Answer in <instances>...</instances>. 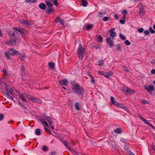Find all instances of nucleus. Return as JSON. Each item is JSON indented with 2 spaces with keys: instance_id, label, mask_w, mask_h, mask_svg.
I'll use <instances>...</instances> for the list:
<instances>
[{
  "instance_id": "nucleus-1",
  "label": "nucleus",
  "mask_w": 155,
  "mask_h": 155,
  "mask_svg": "<svg viewBox=\"0 0 155 155\" xmlns=\"http://www.w3.org/2000/svg\"><path fill=\"white\" fill-rule=\"evenodd\" d=\"M72 91L73 93L79 96H83L84 94V89L78 83L73 85Z\"/></svg>"
},
{
  "instance_id": "nucleus-2",
  "label": "nucleus",
  "mask_w": 155,
  "mask_h": 155,
  "mask_svg": "<svg viewBox=\"0 0 155 155\" xmlns=\"http://www.w3.org/2000/svg\"><path fill=\"white\" fill-rule=\"evenodd\" d=\"M89 51L83 46L80 45L78 49V53L79 58L82 60L84 57L89 52Z\"/></svg>"
},
{
  "instance_id": "nucleus-3",
  "label": "nucleus",
  "mask_w": 155,
  "mask_h": 155,
  "mask_svg": "<svg viewBox=\"0 0 155 155\" xmlns=\"http://www.w3.org/2000/svg\"><path fill=\"white\" fill-rule=\"evenodd\" d=\"M15 31L13 30H11L8 32V34L10 39L6 42L7 44H11L15 45L16 44L17 38L15 36Z\"/></svg>"
},
{
  "instance_id": "nucleus-4",
  "label": "nucleus",
  "mask_w": 155,
  "mask_h": 155,
  "mask_svg": "<svg viewBox=\"0 0 155 155\" xmlns=\"http://www.w3.org/2000/svg\"><path fill=\"white\" fill-rule=\"evenodd\" d=\"M122 91L126 94H132L135 92L134 90L129 89L128 87H124Z\"/></svg>"
},
{
  "instance_id": "nucleus-5",
  "label": "nucleus",
  "mask_w": 155,
  "mask_h": 155,
  "mask_svg": "<svg viewBox=\"0 0 155 155\" xmlns=\"http://www.w3.org/2000/svg\"><path fill=\"white\" fill-rule=\"evenodd\" d=\"M145 89L147 91L151 94H152V92L154 91L155 89V87L153 85L145 86Z\"/></svg>"
},
{
  "instance_id": "nucleus-6",
  "label": "nucleus",
  "mask_w": 155,
  "mask_h": 155,
  "mask_svg": "<svg viewBox=\"0 0 155 155\" xmlns=\"http://www.w3.org/2000/svg\"><path fill=\"white\" fill-rule=\"evenodd\" d=\"M68 81L66 79H64L62 80H59L58 82L61 85H64L67 86L68 83Z\"/></svg>"
},
{
  "instance_id": "nucleus-7",
  "label": "nucleus",
  "mask_w": 155,
  "mask_h": 155,
  "mask_svg": "<svg viewBox=\"0 0 155 155\" xmlns=\"http://www.w3.org/2000/svg\"><path fill=\"white\" fill-rule=\"evenodd\" d=\"M19 21L20 23L26 25H30L31 23L28 20L21 19Z\"/></svg>"
},
{
  "instance_id": "nucleus-8",
  "label": "nucleus",
  "mask_w": 155,
  "mask_h": 155,
  "mask_svg": "<svg viewBox=\"0 0 155 155\" xmlns=\"http://www.w3.org/2000/svg\"><path fill=\"white\" fill-rule=\"evenodd\" d=\"M5 84L6 85V87H5V89L7 91V93H8V94H9L12 95H13L15 94L13 92L12 89L11 88L8 87L7 85V84L6 83Z\"/></svg>"
},
{
  "instance_id": "nucleus-9",
  "label": "nucleus",
  "mask_w": 155,
  "mask_h": 155,
  "mask_svg": "<svg viewBox=\"0 0 155 155\" xmlns=\"http://www.w3.org/2000/svg\"><path fill=\"white\" fill-rule=\"evenodd\" d=\"M114 28H113L110 30H109V31L110 32V36L112 37V39H114V37L117 34L115 31H114Z\"/></svg>"
},
{
  "instance_id": "nucleus-10",
  "label": "nucleus",
  "mask_w": 155,
  "mask_h": 155,
  "mask_svg": "<svg viewBox=\"0 0 155 155\" xmlns=\"http://www.w3.org/2000/svg\"><path fill=\"white\" fill-rule=\"evenodd\" d=\"M106 42L109 45L110 47H111L113 46L114 44L113 43V41L111 40V38L110 37L107 38Z\"/></svg>"
},
{
  "instance_id": "nucleus-11",
  "label": "nucleus",
  "mask_w": 155,
  "mask_h": 155,
  "mask_svg": "<svg viewBox=\"0 0 155 155\" xmlns=\"http://www.w3.org/2000/svg\"><path fill=\"white\" fill-rule=\"evenodd\" d=\"M31 101L35 103H40L41 101L39 98H36L32 96L31 97Z\"/></svg>"
},
{
  "instance_id": "nucleus-12",
  "label": "nucleus",
  "mask_w": 155,
  "mask_h": 155,
  "mask_svg": "<svg viewBox=\"0 0 155 155\" xmlns=\"http://www.w3.org/2000/svg\"><path fill=\"white\" fill-rule=\"evenodd\" d=\"M55 22L58 23L59 22L61 24L63 25L64 24V22L63 20H62L60 17H58L55 20Z\"/></svg>"
},
{
  "instance_id": "nucleus-13",
  "label": "nucleus",
  "mask_w": 155,
  "mask_h": 155,
  "mask_svg": "<svg viewBox=\"0 0 155 155\" xmlns=\"http://www.w3.org/2000/svg\"><path fill=\"white\" fill-rule=\"evenodd\" d=\"M38 6L39 8L42 10H44L46 9V5L43 3H40Z\"/></svg>"
},
{
  "instance_id": "nucleus-14",
  "label": "nucleus",
  "mask_w": 155,
  "mask_h": 155,
  "mask_svg": "<svg viewBox=\"0 0 155 155\" xmlns=\"http://www.w3.org/2000/svg\"><path fill=\"white\" fill-rule=\"evenodd\" d=\"M61 141L63 143L66 148H67L69 150L71 151V149L68 145L66 141L64 140H61Z\"/></svg>"
},
{
  "instance_id": "nucleus-15",
  "label": "nucleus",
  "mask_w": 155,
  "mask_h": 155,
  "mask_svg": "<svg viewBox=\"0 0 155 155\" xmlns=\"http://www.w3.org/2000/svg\"><path fill=\"white\" fill-rule=\"evenodd\" d=\"M19 98L23 102H27L26 99L24 96V94H19Z\"/></svg>"
},
{
  "instance_id": "nucleus-16",
  "label": "nucleus",
  "mask_w": 155,
  "mask_h": 155,
  "mask_svg": "<svg viewBox=\"0 0 155 155\" xmlns=\"http://www.w3.org/2000/svg\"><path fill=\"white\" fill-rule=\"evenodd\" d=\"M39 120L41 122V123L46 126L48 127L49 125L48 124V123L44 119L40 118L39 119Z\"/></svg>"
},
{
  "instance_id": "nucleus-17",
  "label": "nucleus",
  "mask_w": 155,
  "mask_h": 155,
  "mask_svg": "<svg viewBox=\"0 0 155 155\" xmlns=\"http://www.w3.org/2000/svg\"><path fill=\"white\" fill-rule=\"evenodd\" d=\"M4 54H5V57H6L8 60L10 59V57L9 56L10 55H13L12 54H10L8 51L5 52Z\"/></svg>"
},
{
  "instance_id": "nucleus-18",
  "label": "nucleus",
  "mask_w": 155,
  "mask_h": 155,
  "mask_svg": "<svg viewBox=\"0 0 155 155\" xmlns=\"http://www.w3.org/2000/svg\"><path fill=\"white\" fill-rule=\"evenodd\" d=\"M54 10L52 8H47L46 10V12L48 14H50L54 12Z\"/></svg>"
},
{
  "instance_id": "nucleus-19",
  "label": "nucleus",
  "mask_w": 155,
  "mask_h": 155,
  "mask_svg": "<svg viewBox=\"0 0 155 155\" xmlns=\"http://www.w3.org/2000/svg\"><path fill=\"white\" fill-rule=\"evenodd\" d=\"M9 50L11 51L13 53L12 54H16V55H19L20 54V53L19 52L15 50V49H10Z\"/></svg>"
},
{
  "instance_id": "nucleus-20",
  "label": "nucleus",
  "mask_w": 155,
  "mask_h": 155,
  "mask_svg": "<svg viewBox=\"0 0 155 155\" xmlns=\"http://www.w3.org/2000/svg\"><path fill=\"white\" fill-rule=\"evenodd\" d=\"M124 149L126 150V151L130 154V155H135L127 147H124Z\"/></svg>"
},
{
  "instance_id": "nucleus-21",
  "label": "nucleus",
  "mask_w": 155,
  "mask_h": 155,
  "mask_svg": "<svg viewBox=\"0 0 155 155\" xmlns=\"http://www.w3.org/2000/svg\"><path fill=\"white\" fill-rule=\"evenodd\" d=\"M112 74V72L111 71H109L105 74V75H103V76L107 78H109Z\"/></svg>"
},
{
  "instance_id": "nucleus-22",
  "label": "nucleus",
  "mask_w": 155,
  "mask_h": 155,
  "mask_svg": "<svg viewBox=\"0 0 155 155\" xmlns=\"http://www.w3.org/2000/svg\"><path fill=\"white\" fill-rule=\"evenodd\" d=\"M97 41L100 43H102L103 42V37L101 35L97 36Z\"/></svg>"
},
{
  "instance_id": "nucleus-23",
  "label": "nucleus",
  "mask_w": 155,
  "mask_h": 155,
  "mask_svg": "<svg viewBox=\"0 0 155 155\" xmlns=\"http://www.w3.org/2000/svg\"><path fill=\"white\" fill-rule=\"evenodd\" d=\"M114 131L117 134H121L122 133V130L120 128H117L114 129Z\"/></svg>"
},
{
  "instance_id": "nucleus-24",
  "label": "nucleus",
  "mask_w": 155,
  "mask_h": 155,
  "mask_svg": "<svg viewBox=\"0 0 155 155\" xmlns=\"http://www.w3.org/2000/svg\"><path fill=\"white\" fill-rule=\"evenodd\" d=\"M20 55L19 56V58L22 61H23L25 59V55L23 54H20Z\"/></svg>"
},
{
  "instance_id": "nucleus-25",
  "label": "nucleus",
  "mask_w": 155,
  "mask_h": 155,
  "mask_svg": "<svg viewBox=\"0 0 155 155\" xmlns=\"http://www.w3.org/2000/svg\"><path fill=\"white\" fill-rule=\"evenodd\" d=\"M81 1L82 2V6L86 7L88 3L87 1L85 0H81Z\"/></svg>"
},
{
  "instance_id": "nucleus-26",
  "label": "nucleus",
  "mask_w": 155,
  "mask_h": 155,
  "mask_svg": "<svg viewBox=\"0 0 155 155\" xmlns=\"http://www.w3.org/2000/svg\"><path fill=\"white\" fill-rule=\"evenodd\" d=\"M139 117V118L142 120H143L145 124H147L148 123L147 121L141 115H138Z\"/></svg>"
},
{
  "instance_id": "nucleus-27",
  "label": "nucleus",
  "mask_w": 155,
  "mask_h": 155,
  "mask_svg": "<svg viewBox=\"0 0 155 155\" xmlns=\"http://www.w3.org/2000/svg\"><path fill=\"white\" fill-rule=\"evenodd\" d=\"M49 67L51 69H53L54 68V63L52 62L48 63Z\"/></svg>"
},
{
  "instance_id": "nucleus-28",
  "label": "nucleus",
  "mask_w": 155,
  "mask_h": 155,
  "mask_svg": "<svg viewBox=\"0 0 155 155\" xmlns=\"http://www.w3.org/2000/svg\"><path fill=\"white\" fill-rule=\"evenodd\" d=\"M79 104L78 102H76L75 104V109L78 110H80V108L79 107Z\"/></svg>"
},
{
  "instance_id": "nucleus-29",
  "label": "nucleus",
  "mask_w": 155,
  "mask_h": 155,
  "mask_svg": "<svg viewBox=\"0 0 155 155\" xmlns=\"http://www.w3.org/2000/svg\"><path fill=\"white\" fill-rule=\"evenodd\" d=\"M144 13V9L143 7H141L140 9V10L139 12V13L140 14L143 15Z\"/></svg>"
},
{
  "instance_id": "nucleus-30",
  "label": "nucleus",
  "mask_w": 155,
  "mask_h": 155,
  "mask_svg": "<svg viewBox=\"0 0 155 155\" xmlns=\"http://www.w3.org/2000/svg\"><path fill=\"white\" fill-rule=\"evenodd\" d=\"M18 31L19 32L20 34H21L22 36L23 37V34L25 31V30L24 29L22 28L19 29V30H18Z\"/></svg>"
},
{
  "instance_id": "nucleus-31",
  "label": "nucleus",
  "mask_w": 155,
  "mask_h": 155,
  "mask_svg": "<svg viewBox=\"0 0 155 155\" xmlns=\"http://www.w3.org/2000/svg\"><path fill=\"white\" fill-rule=\"evenodd\" d=\"M71 151L72 152L74 155H82L81 153L77 152L73 150H71Z\"/></svg>"
},
{
  "instance_id": "nucleus-32",
  "label": "nucleus",
  "mask_w": 155,
  "mask_h": 155,
  "mask_svg": "<svg viewBox=\"0 0 155 155\" xmlns=\"http://www.w3.org/2000/svg\"><path fill=\"white\" fill-rule=\"evenodd\" d=\"M35 134L37 135H41L40 130L39 129H37L35 130Z\"/></svg>"
},
{
  "instance_id": "nucleus-33",
  "label": "nucleus",
  "mask_w": 155,
  "mask_h": 155,
  "mask_svg": "<svg viewBox=\"0 0 155 155\" xmlns=\"http://www.w3.org/2000/svg\"><path fill=\"white\" fill-rule=\"evenodd\" d=\"M50 2L46 1V3L48 7H51L52 5V4Z\"/></svg>"
},
{
  "instance_id": "nucleus-34",
  "label": "nucleus",
  "mask_w": 155,
  "mask_h": 155,
  "mask_svg": "<svg viewBox=\"0 0 155 155\" xmlns=\"http://www.w3.org/2000/svg\"><path fill=\"white\" fill-rule=\"evenodd\" d=\"M93 27V25H89L86 27V29L87 30H90Z\"/></svg>"
},
{
  "instance_id": "nucleus-35",
  "label": "nucleus",
  "mask_w": 155,
  "mask_h": 155,
  "mask_svg": "<svg viewBox=\"0 0 155 155\" xmlns=\"http://www.w3.org/2000/svg\"><path fill=\"white\" fill-rule=\"evenodd\" d=\"M5 94L6 96H7V97L9 99H10L11 100H13V98L11 96H10L8 93H5Z\"/></svg>"
},
{
  "instance_id": "nucleus-36",
  "label": "nucleus",
  "mask_w": 155,
  "mask_h": 155,
  "mask_svg": "<svg viewBox=\"0 0 155 155\" xmlns=\"http://www.w3.org/2000/svg\"><path fill=\"white\" fill-rule=\"evenodd\" d=\"M104 62V61H103V60H101L99 61L98 62V65L100 66H102Z\"/></svg>"
},
{
  "instance_id": "nucleus-37",
  "label": "nucleus",
  "mask_w": 155,
  "mask_h": 155,
  "mask_svg": "<svg viewBox=\"0 0 155 155\" xmlns=\"http://www.w3.org/2000/svg\"><path fill=\"white\" fill-rule=\"evenodd\" d=\"M120 38L123 40H125L126 39L125 37L121 34H120Z\"/></svg>"
},
{
  "instance_id": "nucleus-38",
  "label": "nucleus",
  "mask_w": 155,
  "mask_h": 155,
  "mask_svg": "<svg viewBox=\"0 0 155 155\" xmlns=\"http://www.w3.org/2000/svg\"><path fill=\"white\" fill-rule=\"evenodd\" d=\"M149 30L150 32L152 34H154L155 33V31L151 27L149 28Z\"/></svg>"
},
{
  "instance_id": "nucleus-39",
  "label": "nucleus",
  "mask_w": 155,
  "mask_h": 155,
  "mask_svg": "<svg viewBox=\"0 0 155 155\" xmlns=\"http://www.w3.org/2000/svg\"><path fill=\"white\" fill-rule=\"evenodd\" d=\"M42 148L44 150V151H47L48 150V148L46 146H44L42 147Z\"/></svg>"
},
{
  "instance_id": "nucleus-40",
  "label": "nucleus",
  "mask_w": 155,
  "mask_h": 155,
  "mask_svg": "<svg viewBox=\"0 0 155 155\" xmlns=\"http://www.w3.org/2000/svg\"><path fill=\"white\" fill-rule=\"evenodd\" d=\"M102 20L104 21H106L109 20V18L107 16L104 17L102 18Z\"/></svg>"
},
{
  "instance_id": "nucleus-41",
  "label": "nucleus",
  "mask_w": 155,
  "mask_h": 155,
  "mask_svg": "<svg viewBox=\"0 0 155 155\" xmlns=\"http://www.w3.org/2000/svg\"><path fill=\"white\" fill-rule=\"evenodd\" d=\"M53 3L54 5L56 6H57L58 5V3L57 0H54L53 1Z\"/></svg>"
},
{
  "instance_id": "nucleus-42",
  "label": "nucleus",
  "mask_w": 155,
  "mask_h": 155,
  "mask_svg": "<svg viewBox=\"0 0 155 155\" xmlns=\"http://www.w3.org/2000/svg\"><path fill=\"white\" fill-rule=\"evenodd\" d=\"M124 43L125 44L127 45H129L131 44V43L128 40H126Z\"/></svg>"
},
{
  "instance_id": "nucleus-43",
  "label": "nucleus",
  "mask_w": 155,
  "mask_h": 155,
  "mask_svg": "<svg viewBox=\"0 0 155 155\" xmlns=\"http://www.w3.org/2000/svg\"><path fill=\"white\" fill-rule=\"evenodd\" d=\"M143 33L146 35H147L149 34L150 32L148 30H145L144 31Z\"/></svg>"
},
{
  "instance_id": "nucleus-44",
  "label": "nucleus",
  "mask_w": 155,
  "mask_h": 155,
  "mask_svg": "<svg viewBox=\"0 0 155 155\" xmlns=\"http://www.w3.org/2000/svg\"><path fill=\"white\" fill-rule=\"evenodd\" d=\"M121 13L124 15H126L127 14V11L126 10H124L122 11Z\"/></svg>"
},
{
  "instance_id": "nucleus-45",
  "label": "nucleus",
  "mask_w": 155,
  "mask_h": 155,
  "mask_svg": "<svg viewBox=\"0 0 155 155\" xmlns=\"http://www.w3.org/2000/svg\"><path fill=\"white\" fill-rule=\"evenodd\" d=\"M117 49L118 51H122V49H121V47L120 46H119L118 45H117Z\"/></svg>"
},
{
  "instance_id": "nucleus-46",
  "label": "nucleus",
  "mask_w": 155,
  "mask_h": 155,
  "mask_svg": "<svg viewBox=\"0 0 155 155\" xmlns=\"http://www.w3.org/2000/svg\"><path fill=\"white\" fill-rule=\"evenodd\" d=\"M142 102L143 104H149V102L147 100H142Z\"/></svg>"
},
{
  "instance_id": "nucleus-47",
  "label": "nucleus",
  "mask_w": 155,
  "mask_h": 155,
  "mask_svg": "<svg viewBox=\"0 0 155 155\" xmlns=\"http://www.w3.org/2000/svg\"><path fill=\"white\" fill-rule=\"evenodd\" d=\"M144 30L143 28H138V31L140 33H142Z\"/></svg>"
},
{
  "instance_id": "nucleus-48",
  "label": "nucleus",
  "mask_w": 155,
  "mask_h": 155,
  "mask_svg": "<svg viewBox=\"0 0 155 155\" xmlns=\"http://www.w3.org/2000/svg\"><path fill=\"white\" fill-rule=\"evenodd\" d=\"M4 117V115L2 114H0V121H2Z\"/></svg>"
},
{
  "instance_id": "nucleus-49",
  "label": "nucleus",
  "mask_w": 155,
  "mask_h": 155,
  "mask_svg": "<svg viewBox=\"0 0 155 155\" xmlns=\"http://www.w3.org/2000/svg\"><path fill=\"white\" fill-rule=\"evenodd\" d=\"M94 48L96 49H101V47L100 46L98 45H96L94 46Z\"/></svg>"
},
{
  "instance_id": "nucleus-50",
  "label": "nucleus",
  "mask_w": 155,
  "mask_h": 155,
  "mask_svg": "<svg viewBox=\"0 0 155 155\" xmlns=\"http://www.w3.org/2000/svg\"><path fill=\"white\" fill-rule=\"evenodd\" d=\"M112 104L117 106L119 105V103L115 101L112 103Z\"/></svg>"
},
{
  "instance_id": "nucleus-51",
  "label": "nucleus",
  "mask_w": 155,
  "mask_h": 155,
  "mask_svg": "<svg viewBox=\"0 0 155 155\" xmlns=\"http://www.w3.org/2000/svg\"><path fill=\"white\" fill-rule=\"evenodd\" d=\"M147 124L149 125L152 128L154 129L155 128L151 124L149 123L148 122V123Z\"/></svg>"
},
{
  "instance_id": "nucleus-52",
  "label": "nucleus",
  "mask_w": 155,
  "mask_h": 155,
  "mask_svg": "<svg viewBox=\"0 0 155 155\" xmlns=\"http://www.w3.org/2000/svg\"><path fill=\"white\" fill-rule=\"evenodd\" d=\"M3 74L5 76H6L7 75V72L6 70H4L3 71Z\"/></svg>"
},
{
  "instance_id": "nucleus-53",
  "label": "nucleus",
  "mask_w": 155,
  "mask_h": 155,
  "mask_svg": "<svg viewBox=\"0 0 155 155\" xmlns=\"http://www.w3.org/2000/svg\"><path fill=\"white\" fill-rule=\"evenodd\" d=\"M110 101L112 103L115 101L114 97L112 96L110 97Z\"/></svg>"
},
{
  "instance_id": "nucleus-54",
  "label": "nucleus",
  "mask_w": 155,
  "mask_h": 155,
  "mask_svg": "<svg viewBox=\"0 0 155 155\" xmlns=\"http://www.w3.org/2000/svg\"><path fill=\"white\" fill-rule=\"evenodd\" d=\"M124 109L126 111L128 112H130V111L127 107L125 106V107H124Z\"/></svg>"
},
{
  "instance_id": "nucleus-55",
  "label": "nucleus",
  "mask_w": 155,
  "mask_h": 155,
  "mask_svg": "<svg viewBox=\"0 0 155 155\" xmlns=\"http://www.w3.org/2000/svg\"><path fill=\"white\" fill-rule=\"evenodd\" d=\"M46 119L48 121V122L51 120V118L49 116L47 117V118Z\"/></svg>"
},
{
  "instance_id": "nucleus-56",
  "label": "nucleus",
  "mask_w": 155,
  "mask_h": 155,
  "mask_svg": "<svg viewBox=\"0 0 155 155\" xmlns=\"http://www.w3.org/2000/svg\"><path fill=\"white\" fill-rule=\"evenodd\" d=\"M91 82L93 83H94L95 80L94 79V78L92 76H91Z\"/></svg>"
},
{
  "instance_id": "nucleus-57",
  "label": "nucleus",
  "mask_w": 155,
  "mask_h": 155,
  "mask_svg": "<svg viewBox=\"0 0 155 155\" xmlns=\"http://www.w3.org/2000/svg\"><path fill=\"white\" fill-rule=\"evenodd\" d=\"M114 18L117 19H118V16L117 14H115L114 16Z\"/></svg>"
},
{
  "instance_id": "nucleus-58",
  "label": "nucleus",
  "mask_w": 155,
  "mask_h": 155,
  "mask_svg": "<svg viewBox=\"0 0 155 155\" xmlns=\"http://www.w3.org/2000/svg\"><path fill=\"white\" fill-rule=\"evenodd\" d=\"M120 22L121 24H124V23L125 22V21L124 20H120Z\"/></svg>"
},
{
  "instance_id": "nucleus-59",
  "label": "nucleus",
  "mask_w": 155,
  "mask_h": 155,
  "mask_svg": "<svg viewBox=\"0 0 155 155\" xmlns=\"http://www.w3.org/2000/svg\"><path fill=\"white\" fill-rule=\"evenodd\" d=\"M36 2V0H29V3H34Z\"/></svg>"
},
{
  "instance_id": "nucleus-60",
  "label": "nucleus",
  "mask_w": 155,
  "mask_h": 155,
  "mask_svg": "<svg viewBox=\"0 0 155 155\" xmlns=\"http://www.w3.org/2000/svg\"><path fill=\"white\" fill-rule=\"evenodd\" d=\"M151 72L153 74H155V69H152L151 71Z\"/></svg>"
},
{
  "instance_id": "nucleus-61",
  "label": "nucleus",
  "mask_w": 155,
  "mask_h": 155,
  "mask_svg": "<svg viewBox=\"0 0 155 155\" xmlns=\"http://www.w3.org/2000/svg\"><path fill=\"white\" fill-rule=\"evenodd\" d=\"M44 129H45V131H50V134H51V132H50V130H48V129L47 127H44Z\"/></svg>"
},
{
  "instance_id": "nucleus-62",
  "label": "nucleus",
  "mask_w": 155,
  "mask_h": 155,
  "mask_svg": "<svg viewBox=\"0 0 155 155\" xmlns=\"http://www.w3.org/2000/svg\"><path fill=\"white\" fill-rule=\"evenodd\" d=\"M123 68H124V71H126L127 72H128L129 71L127 69V68L126 67L124 66L123 67Z\"/></svg>"
},
{
  "instance_id": "nucleus-63",
  "label": "nucleus",
  "mask_w": 155,
  "mask_h": 155,
  "mask_svg": "<svg viewBox=\"0 0 155 155\" xmlns=\"http://www.w3.org/2000/svg\"><path fill=\"white\" fill-rule=\"evenodd\" d=\"M48 123H49V125L51 126V125H53V121H50L49 122H48Z\"/></svg>"
},
{
  "instance_id": "nucleus-64",
  "label": "nucleus",
  "mask_w": 155,
  "mask_h": 155,
  "mask_svg": "<svg viewBox=\"0 0 155 155\" xmlns=\"http://www.w3.org/2000/svg\"><path fill=\"white\" fill-rule=\"evenodd\" d=\"M55 154L56 152L54 151H53L51 153V155H55Z\"/></svg>"
}]
</instances>
